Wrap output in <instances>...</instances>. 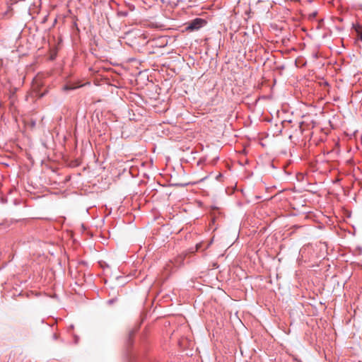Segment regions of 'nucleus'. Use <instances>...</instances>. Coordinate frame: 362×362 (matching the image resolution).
I'll return each instance as SVG.
<instances>
[{
  "label": "nucleus",
  "instance_id": "nucleus-1",
  "mask_svg": "<svg viewBox=\"0 0 362 362\" xmlns=\"http://www.w3.org/2000/svg\"><path fill=\"white\" fill-rule=\"evenodd\" d=\"M206 23V21L202 18H197L192 21L186 27L187 30L189 31H194L197 30L200 28H202L204 24Z\"/></svg>",
  "mask_w": 362,
  "mask_h": 362
},
{
  "label": "nucleus",
  "instance_id": "nucleus-7",
  "mask_svg": "<svg viewBox=\"0 0 362 362\" xmlns=\"http://www.w3.org/2000/svg\"><path fill=\"white\" fill-rule=\"evenodd\" d=\"M115 301H116V299L112 298V299H110V300H108V303H109V304H112V303H114Z\"/></svg>",
  "mask_w": 362,
  "mask_h": 362
},
{
  "label": "nucleus",
  "instance_id": "nucleus-8",
  "mask_svg": "<svg viewBox=\"0 0 362 362\" xmlns=\"http://www.w3.org/2000/svg\"><path fill=\"white\" fill-rule=\"evenodd\" d=\"M199 247H200V245H199V244H197V245H196L197 250H199Z\"/></svg>",
  "mask_w": 362,
  "mask_h": 362
},
{
  "label": "nucleus",
  "instance_id": "nucleus-4",
  "mask_svg": "<svg viewBox=\"0 0 362 362\" xmlns=\"http://www.w3.org/2000/svg\"><path fill=\"white\" fill-rule=\"evenodd\" d=\"M135 332H136V331H134V330H132V331H131V332H129V334L128 344L132 343V342H131L132 337L134 335Z\"/></svg>",
  "mask_w": 362,
  "mask_h": 362
},
{
  "label": "nucleus",
  "instance_id": "nucleus-6",
  "mask_svg": "<svg viewBox=\"0 0 362 362\" xmlns=\"http://www.w3.org/2000/svg\"><path fill=\"white\" fill-rule=\"evenodd\" d=\"M52 338H53V339H54V340H57V339H58V335H57V334L54 333V334H52Z\"/></svg>",
  "mask_w": 362,
  "mask_h": 362
},
{
  "label": "nucleus",
  "instance_id": "nucleus-5",
  "mask_svg": "<svg viewBox=\"0 0 362 362\" xmlns=\"http://www.w3.org/2000/svg\"><path fill=\"white\" fill-rule=\"evenodd\" d=\"M222 177H223V175H222V173H219L216 176V180L217 181L221 182V181Z\"/></svg>",
  "mask_w": 362,
  "mask_h": 362
},
{
  "label": "nucleus",
  "instance_id": "nucleus-2",
  "mask_svg": "<svg viewBox=\"0 0 362 362\" xmlns=\"http://www.w3.org/2000/svg\"><path fill=\"white\" fill-rule=\"evenodd\" d=\"M117 16L119 17H127L129 15V11H118Z\"/></svg>",
  "mask_w": 362,
  "mask_h": 362
},
{
  "label": "nucleus",
  "instance_id": "nucleus-3",
  "mask_svg": "<svg viewBox=\"0 0 362 362\" xmlns=\"http://www.w3.org/2000/svg\"><path fill=\"white\" fill-rule=\"evenodd\" d=\"M76 87L72 86H69V85H65L63 87V90H65V91L74 90V89H76Z\"/></svg>",
  "mask_w": 362,
  "mask_h": 362
},
{
  "label": "nucleus",
  "instance_id": "nucleus-9",
  "mask_svg": "<svg viewBox=\"0 0 362 362\" xmlns=\"http://www.w3.org/2000/svg\"><path fill=\"white\" fill-rule=\"evenodd\" d=\"M296 362H303L300 359H296Z\"/></svg>",
  "mask_w": 362,
  "mask_h": 362
}]
</instances>
